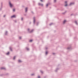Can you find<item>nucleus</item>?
I'll return each instance as SVG.
<instances>
[{
  "instance_id": "24",
  "label": "nucleus",
  "mask_w": 78,
  "mask_h": 78,
  "mask_svg": "<svg viewBox=\"0 0 78 78\" xmlns=\"http://www.w3.org/2000/svg\"><path fill=\"white\" fill-rule=\"evenodd\" d=\"M3 7H1V8H0V11H1L2 10V9Z\"/></svg>"
},
{
  "instance_id": "42",
  "label": "nucleus",
  "mask_w": 78,
  "mask_h": 78,
  "mask_svg": "<svg viewBox=\"0 0 78 78\" xmlns=\"http://www.w3.org/2000/svg\"><path fill=\"white\" fill-rule=\"evenodd\" d=\"M24 16H27V15L26 14H25Z\"/></svg>"
},
{
  "instance_id": "27",
  "label": "nucleus",
  "mask_w": 78,
  "mask_h": 78,
  "mask_svg": "<svg viewBox=\"0 0 78 78\" xmlns=\"http://www.w3.org/2000/svg\"><path fill=\"white\" fill-rule=\"evenodd\" d=\"M48 4H47L46 5V6L47 7H47H48Z\"/></svg>"
},
{
  "instance_id": "19",
  "label": "nucleus",
  "mask_w": 78,
  "mask_h": 78,
  "mask_svg": "<svg viewBox=\"0 0 78 78\" xmlns=\"http://www.w3.org/2000/svg\"><path fill=\"white\" fill-rule=\"evenodd\" d=\"M6 55H9V52H8L7 53H6Z\"/></svg>"
},
{
  "instance_id": "32",
  "label": "nucleus",
  "mask_w": 78,
  "mask_h": 78,
  "mask_svg": "<svg viewBox=\"0 0 78 78\" xmlns=\"http://www.w3.org/2000/svg\"><path fill=\"white\" fill-rule=\"evenodd\" d=\"M31 76H33V75H34V74H32L31 75Z\"/></svg>"
},
{
  "instance_id": "50",
  "label": "nucleus",
  "mask_w": 78,
  "mask_h": 78,
  "mask_svg": "<svg viewBox=\"0 0 78 78\" xmlns=\"http://www.w3.org/2000/svg\"><path fill=\"white\" fill-rule=\"evenodd\" d=\"M23 7H24V6H23Z\"/></svg>"
},
{
  "instance_id": "15",
  "label": "nucleus",
  "mask_w": 78,
  "mask_h": 78,
  "mask_svg": "<svg viewBox=\"0 0 78 78\" xmlns=\"http://www.w3.org/2000/svg\"><path fill=\"white\" fill-rule=\"evenodd\" d=\"M30 29H28V30H27V31H28V33H30Z\"/></svg>"
},
{
  "instance_id": "41",
  "label": "nucleus",
  "mask_w": 78,
  "mask_h": 78,
  "mask_svg": "<svg viewBox=\"0 0 78 78\" xmlns=\"http://www.w3.org/2000/svg\"><path fill=\"white\" fill-rule=\"evenodd\" d=\"M15 22L16 23V22H17V21H16V20H15Z\"/></svg>"
},
{
  "instance_id": "14",
  "label": "nucleus",
  "mask_w": 78,
  "mask_h": 78,
  "mask_svg": "<svg viewBox=\"0 0 78 78\" xmlns=\"http://www.w3.org/2000/svg\"><path fill=\"white\" fill-rule=\"evenodd\" d=\"M18 62H22V61H21V60H19Z\"/></svg>"
},
{
  "instance_id": "33",
  "label": "nucleus",
  "mask_w": 78,
  "mask_h": 78,
  "mask_svg": "<svg viewBox=\"0 0 78 78\" xmlns=\"http://www.w3.org/2000/svg\"><path fill=\"white\" fill-rule=\"evenodd\" d=\"M23 18L22 17L21 18V20H22V21H23Z\"/></svg>"
},
{
  "instance_id": "36",
  "label": "nucleus",
  "mask_w": 78,
  "mask_h": 78,
  "mask_svg": "<svg viewBox=\"0 0 78 78\" xmlns=\"http://www.w3.org/2000/svg\"><path fill=\"white\" fill-rule=\"evenodd\" d=\"M40 1L41 2H43V0H40Z\"/></svg>"
},
{
  "instance_id": "30",
  "label": "nucleus",
  "mask_w": 78,
  "mask_h": 78,
  "mask_svg": "<svg viewBox=\"0 0 78 78\" xmlns=\"http://www.w3.org/2000/svg\"><path fill=\"white\" fill-rule=\"evenodd\" d=\"M68 5H67V4H66V5H65V6H67Z\"/></svg>"
},
{
  "instance_id": "8",
  "label": "nucleus",
  "mask_w": 78,
  "mask_h": 78,
  "mask_svg": "<svg viewBox=\"0 0 78 78\" xmlns=\"http://www.w3.org/2000/svg\"><path fill=\"white\" fill-rule=\"evenodd\" d=\"M9 49L11 51H12V48L11 47H9Z\"/></svg>"
},
{
  "instance_id": "38",
  "label": "nucleus",
  "mask_w": 78,
  "mask_h": 78,
  "mask_svg": "<svg viewBox=\"0 0 78 78\" xmlns=\"http://www.w3.org/2000/svg\"><path fill=\"white\" fill-rule=\"evenodd\" d=\"M38 78H41V77H40V76H38Z\"/></svg>"
},
{
  "instance_id": "29",
  "label": "nucleus",
  "mask_w": 78,
  "mask_h": 78,
  "mask_svg": "<svg viewBox=\"0 0 78 78\" xmlns=\"http://www.w3.org/2000/svg\"><path fill=\"white\" fill-rule=\"evenodd\" d=\"M41 3H39L38 5H40V6H41Z\"/></svg>"
},
{
  "instance_id": "35",
  "label": "nucleus",
  "mask_w": 78,
  "mask_h": 78,
  "mask_svg": "<svg viewBox=\"0 0 78 78\" xmlns=\"http://www.w3.org/2000/svg\"><path fill=\"white\" fill-rule=\"evenodd\" d=\"M41 5L42 6H43V4H41Z\"/></svg>"
},
{
  "instance_id": "11",
  "label": "nucleus",
  "mask_w": 78,
  "mask_h": 78,
  "mask_svg": "<svg viewBox=\"0 0 78 78\" xmlns=\"http://www.w3.org/2000/svg\"><path fill=\"white\" fill-rule=\"evenodd\" d=\"M7 34H8V31H6L5 32V35H7Z\"/></svg>"
},
{
  "instance_id": "3",
  "label": "nucleus",
  "mask_w": 78,
  "mask_h": 78,
  "mask_svg": "<svg viewBox=\"0 0 78 78\" xmlns=\"http://www.w3.org/2000/svg\"><path fill=\"white\" fill-rule=\"evenodd\" d=\"M34 24H35V22H36V20L35 19V17H34Z\"/></svg>"
},
{
  "instance_id": "25",
  "label": "nucleus",
  "mask_w": 78,
  "mask_h": 78,
  "mask_svg": "<svg viewBox=\"0 0 78 78\" xmlns=\"http://www.w3.org/2000/svg\"><path fill=\"white\" fill-rule=\"evenodd\" d=\"M54 3H56V0H54Z\"/></svg>"
},
{
  "instance_id": "37",
  "label": "nucleus",
  "mask_w": 78,
  "mask_h": 78,
  "mask_svg": "<svg viewBox=\"0 0 78 78\" xmlns=\"http://www.w3.org/2000/svg\"><path fill=\"white\" fill-rule=\"evenodd\" d=\"M5 16H6V15H4V16H3V17H5Z\"/></svg>"
},
{
  "instance_id": "22",
  "label": "nucleus",
  "mask_w": 78,
  "mask_h": 78,
  "mask_svg": "<svg viewBox=\"0 0 78 78\" xmlns=\"http://www.w3.org/2000/svg\"><path fill=\"white\" fill-rule=\"evenodd\" d=\"M67 12V11H65V12L62 13L63 14H65V13Z\"/></svg>"
},
{
  "instance_id": "26",
  "label": "nucleus",
  "mask_w": 78,
  "mask_h": 78,
  "mask_svg": "<svg viewBox=\"0 0 78 78\" xmlns=\"http://www.w3.org/2000/svg\"><path fill=\"white\" fill-rule=\"evenodd\" d=\"M15 9H13V12H14V11H15Z\"/></svg>"
},
{
  "instance_id": "17",
  "label": "nucleus",
  "mask_w": 78,
  "mask_h": 78,
  "mask_svg": "<svg viewBox=\"0 0 78 78\" xmlns=\"http://www.w3.org/2000/svg\"><path fill=\"white\" fill-rule=\"evenodd\" d=\"M48 54V51H46L45 53L46 55H47Z\"/></svg>"
},
{
  "instance_id": "1",
  "label": "nucleus",
  "mask_w": 78,
  "mask_h": 78,
  "mask_svg": "<svg viewBox=\"0 0 78 78\" xmlns=\"http://www.w3.org/2000/svg\"><path fill=\"white\" fill-rule=\"evenodd\" d=\"M9 5L10 6V8H12V7H13V5L12 4H11V2L10 1H9Z\"/></svg>"
},
{
  "instance_id": "4",
  "label": "nucleus",
  "mask_w": 78,
  "mask_h": 78,
  "mask_svg": "<svg viewBox=\"0 0 78 78\" xmlns=\"http://www.w3.org/2000/svg\"><path fill=\"white\" fill-rule=\"evenodd\" d=\"M11 18H16V15H13L11 16Z\"/></svg>"
},
{
  "instance_id": "2",
  "label": "nucleus",
  "mask_w": 78,
  "mask_h": 78,
  "mask_svg": "<svg viewBox=\"0 0 78 78\" xmlns=\"http://www.w3.org/2000/svg\"><path fill=\"white\" fill-rule=\"evenodd\" d=\"M75 5V2H71L69 5V6H72V5Z\"/></svg>"
},
{
  "instance_id": "6",
  "label": "nucleus",
  "mask_w": 78,
  "mask_h": 78,
  "mask_svg": "<svg viewBox=\"0 0 78 78\" xmlns=\"http://www.w3.org/2000/svg\"><path fill=\"white\" fill-rule=\"evenodd\" d=\"M27 11H28V8L26 7L25 9V12H27Z\"/></svg>"
},
{
  "instance_id": "46",
  "label": "nucleus",
  "mask_w": 78,
  "mask_h": 78,
  "mask_svg": "<svg viewBox=\"0 0 78 78\" xmlns=\"http://www.w3.org/2000/svg\"><path fill=\"white\" fill-rule=\"evenodd\" d=\"M31 23L30 22V24H31Z\"/></svg>"
},
{
  "instance_id": "49",
  "label": "nucleus",
  "mask_w": 78,
  "mask_h": 78,
  "mask_svg": "<svg viewBox=\"0 0 78 78\" xmlns=\"http://www.w3.org/2000/svg\"><path fill=\"white\" fill-rule=\"evenodd\" d=\"M44 78H45V77H44Z\"/></svg>"
},
{
  "instance_id": "31",
  "label": "nucleus",
  "mask_w": 78,
  "mask_h": 78,
  "mask_svg": "<svg viewBox=\"0 0 78 78\" xmlns=\"http://www.w3.org/2000/svg\"><path fill=\"white\" fill-rule=\"evenodd\" d=\"M41 72V73H43V72L42 71H40Z\"/></svg>"
},
{
  "instance_id": "44",
  "label": "nucleus",
  "mask_w": 78,
  "mask_h": 78,
  "mask_svg": "<svg viewBox=\"0 0 78 78\" xmlns=\"http://www.w3.org/2000/svg\"><path fill=\"white\" fill-rule=\"evenodd\" d=\"M65 3H67V1H66V2H65Z\"/></svg>"
},
{
  "instance_id": "21",
  "label": "nucleus",
  "mask_w": 78,
  "mask_h": 78,
  "mask_svg": "<svg viewBox=\"0 0 78 78\" xmlns=\"http://www.w3.org/2000/svg\"><path fill=\"white\" fill-rule=\"evenodd\" d=\"M15 59H16V56H14L13 58V59H14V60Z\"/></svg>"
},
{
  "instance_id": "28",
  "label": "nucleus",
  "mask_w": 78,
  "mask_h": 78,
  "mask_svg": "<svg viewBox=\"0 0 78 78\" xmlns=\"http://www.w3.org/2000/svg\"><path fill=\"white\" fill-rule=\"evenodd\" d=\"M32 41H33V40H30V42H32Z\"/></svg>"
},
{
  "instance_id": "47",
  "label": "nucleus",
  "mask_w": 78,
  "mask_h": 78,
  "mask_svg": "<svg viewBox=\"0 0 78 78\" xmlns=\"http://www.w3.org/2000/svg\"><path fill=\"white\" fill-rule=\"evenodd\" d=\"M8 74V73H7L6 74V75H7Z\"/></svg>"
},
{
  "instance_id": "23",
  "label": "nucleus",
  "mask_w": 78,
  "mask_h": 78,
  "mask_svg": "<svg viewBox=\"0 0 78 78\" xmlns=\"http://www.w3.org/2000/svg\"><path fill=\"white\" fill-rule=\"evenodd\" d=\"M38 25H39V23L38 22V23H37L36 26H38Z\"/></svg>"
},
{
  "instance_id": "7",
  "label": "nucleus",
  "mask_w": 78,
  "mask_h": 78,
  "mask_svg": "<svg viewBox=\"0 0 78 78\" xmlns=\"http://www.w3.org/2000/svg\"><path fill=\"white\" fill-rule=\"evenodd\" d=\"M1 70H2V69H3V70H6V68H4V67H2L1 68Z\"/></svg>"
},
{
  "instance_id": "43",
  "label": "nucleus",
  "mask_w": 78,
  "mask_h": 78,
  "mask_svg": "<svg viewBox=\"0 0 78 78\" xmlns=\"http://www.w3.org/2000/svg\"><path fill=\"white\" fill-rule=\"evenodd\" d=\"M3 75H0V76H2Z\"/></svg>"
},
{
  "instance_id": "9",
  "label": "nucleus",
  "mask_w": 78,
  "mask_h": 78,
  "mask_svg": "<svg viewBox=\"0 0 78 78\" xmlns=\"http://www.w3.org/2000/svg\"><path fill=\"white\" fill-rule=\"evenodd\" d=\"M34 30L32 29L31 31H30V32H29V33H31Z\"/></svg>"
},
{
  "instance_id": "45",
  "label": "nucleus",
  "mask_w": 78,
  "mask_h": 78,
  "mask_svg": "<svg viewBox=\"0 0 78 78\" xmlns=\"http://www.w3.org/2000/svg\"><path fill=\"white\" fill-rule=\"evenodd\" d=\"M72 15H73V14H71V16H72Z\"/></svg>"
},
{
  "instance_id": "39",
  "label": "nucleus",
  "mask_w": 78,
  "mask_h": 78,
  "mask_svg": "<svg viewBox=\"0 0 78 78\" xmlns=\"http://www.w3.org/2000/svg\"><path fill=\"white\" fill-rule=\"evenodd\" d=\"M52 55H55V53H53Z\"/></svg>"
},
{
  "instance_id": "34",
  "label": "nucleus",
  "mask_w": 78,
  "mask_h": 78,
  "mask_svg": "<svg viewBox=\"0 0 78 78\" xmlns=\"http://www.w3.org/2000/svg\"><path fill=\"white\" fill-rule=\"evenodd\" d=\"M21 38H22V37H19V39H21Z\"/></svg>"
},
{
  "instance_id": "5",
  "label": "nucleus",
  "mask_w": 78,
  "mask_h": 78,
  "mask_svg": "<svg viewBox=\"0 0 78 78\" xmlns=\"http://www.w3.org/2000/svg\"><path fill=\"white\" fill-rule=\"evenodd\" d=\"M58 70H59V68L56 69V70L55 71V72H58Z\"/></svg>"
},
{
  "instance_id": "20",
  "label": "nucleus",
  "mask_w": 78,
  "mask_h": 78,
  "mask_svg": "<svg viewBox=\"0 0 78 78\" xmlns=\"http://www.w3.org/2000/svg\"><path fill=\"white\" fill-rule=\"evenodd\" d=\"M75 22L76 25H78V23H77V22L76 21H75Z\"/></svg>"
},
{
  "instance_id": "18",
  "label": "nucleus",
  "mask_w": 78,
  "mask_h": 78,
  "mask_svg": "<svg viewBox=\"0 0 78 78\" xmlns=\"http://www.w3.org/2000/svg\"><path fill=\"white\" fill-rule=\"evenodd\" d=\"M53 23H51L49 25H50V26H51V25H53Z\"/></svg>"
},
{
  "instance_id": "12",
  "label": "nucleus",
  "mask_w": 78,
  "mask_h": 78,
  "mask_svg": "<svg viewBox=\"0 0 78 78\" xmlns=\"http://www.w3.org/2000/svg\"><path fill=\"white\" fill-rule=\"evenodd\" d=\"M1 7H3V2L1 3Z\"/></svg>"
},
{
  "instance_id": "48",
  "label": "nucleus",
  "mask_w": 78,
  "mask_h": 78,
  "mask_svg": "<svg viewBox=\"0 0 78 78\" xmlns=\"http://www.w3.org/2000/svg\"><path fill=\"white\" fill-rule=\"evenodd\" d=\"M47 48H46V49H47Z\"/></svg>"
},
{
  "instance_id": "10",
  "label": "nucleus",
  "mask_w": 78,
  "mask_h": 78,
  "mask_svg": "<svg viewBox=\"0 0 78 78\" xmlns=\"http://www.w3.org/2000/svg\"><path fill=\"white\" fill-rule=\"evenodd\" d=\"M67 49L68 50H70V49H71V47H68L67 48Z\"/></svg>"
},
{
  "instance_id": "13",
  "label": "nucleus",
  "mask_w": 78,
  "mask_h": 78,
  "mask_svg": "<svg viewBox=\"0 0 78 78\" xmlns=\"http://www.w3.org/2000/svg\"><path fill=\"white\" fill-rule=\"evenodd\" d=\"M66 20H64V21L63 22V24H64V23H66Z\"/></svg>"
},
{
  "instance_id": "40",
  "label": "nucleus",
  "mask_w": 78,
  "mask_h": 78,
  "mask_svg": "<svg viewBox=\"0 0 78 78\" xmlns=\"http://www.w3.org/2000/svg\"><path fill=\"white\" fill-rule=\"evenodd\" d=\"M31 12L32 13V14H34V13L33 12Z\"/></svg>"
},
{
  "instance_id": "16",
  "label": "nucleus",
  "mask_w": 78,
  "mask_h": 78,
  "mask_svg": "<svg viewBox=\"0 0 78 78\" xmlns=\"http://www.w3.org/2000/svg\"><path fill=\"white\" fill-rule=\"evenodd\" d=\"M26 50H27L28 51V50H29V48H26Z\"/></svg>"
}]
</instances>
